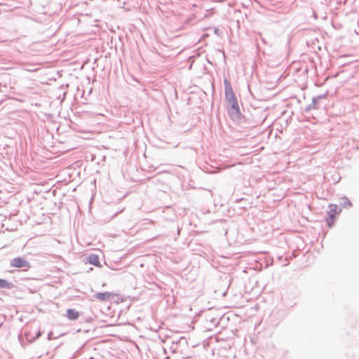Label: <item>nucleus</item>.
<instances>
[{
    "mask_svg": "<svg viewBox=\"0 0 359 359\" xmlns=\"http://www.w3.org/2000/svg\"><path fill=\"white\" fill-rule=\"evenodd\" d=\"M225 100L227 103V113L231 120L238 124L248 123L247 118L241 112L237 98L233 93L231 83L224 79Z\"/></svg>",
    "mask_w": 359,
    "mask_h": 359,
    "instance_id": "obj_1",
    "label": "nucleus"
},
{
    "mask_svg": "<svg viewBox=\"0 0 359 359\" xmlns=\"http://www.w3.org/2000/svg\"><path fill=\"white\" fill-rule=\"evenodd\" d=\"M327 93L313 97L312 98V102L311 104H309V105H307L304 108V111L306 113H309L313 109H320V107H321L320 102L322 100L325 99L327 97Z\"/></svg>",
    "mask_w": 359,
    "mask_h": 359,
    "instance_id": "obj_2",
    "label": "nucleus"
},
{
    "mask_svg": "<svg viewBox=\"0 0 359 359\" xmlns=\"http://www.w3.org/2000/svg\"><path fill=\"white\" fill-rule=\"evenodd\" d=\"M10 265L14 268H24L27 271L31 268V264L29 261L22 257H16L11 259Z\"/></svg>",
    "mask_w": 359,
    "mask_h": 359,
    "instance_id": "obj_3",
    "label": "nucleus"
},
{
    "mask_svg": "<svg viewBox=\"0 0 359 359\" xmlns=\"http://www.w3.org/2000/svg\"><path fill=\"white\" fill-rule=\"evenodd\" d=\"M329 211L327 212L328 218L326 219L327 225L329 227H332L334 225V222L336 219L337 215L339 214L341 210H337V205L335 204L329 205Z\"/></svg>",
    "mask_w": 359,
    "mask_h": 359,
    "instance_id": "obj_4",
    "label": "nucleus"
},
{
    "mask_svg": "<svg viewBox=\"0 0 359 359\" xmlns=\"http://www.w3.org/2000/svg\"><path fill=\"white\" fill-rule=\"evenodd\" d=\"M113 293H111L109 292H97L94 294V298L97 299L100 301L105 302L109 300L112 296Z\"/></svg>",
    "mask_w": 359,
    "mask_h": 359,
    "instance_id": "obj_5",
    "label": "nucleus"
},
{
    "mask_svg": "<svg viewBox=\"0 0 359 359\" xmlns=\"http://www.w3.org/2000/svg\"><path fill=\"white\" fill-rule=\"evenodd\" d=\"M66 316L71 320H75L79 318V313L74 309H68L67 310Z\"/></svg>",
    "mask_w": 359,
    "mask_h": 359,
    "instance_id": "obj_6",
    "label": "nucleus"
},
{
    "mask_svg": "<svg viewBox=\"0 0 359 359\" xmlns=\"http://www.w3.org/2000/svg\"><path fill=\"white\" fill-rule=\"evenodd\" d=\"M42 334V332L39 330L36 335L35 336H32V334L29 332V333H25V340L27 341V344H31L32 343L33 341H34L36 339H39Z\"/></svg>",
    "mask_w": 359,
    "mask_h": 359,
    "instance_id": "obj_7",
    "label": "nucleus"
},
{
    "mask_svg": "<svg viewBox=\"0 0 359 359\" xmlns=\"http://www.w3.org/2000/svg\"><path fill=\"white\" fill-rule=\"evenodd\" d=\"M86 259H87L88 262L90 264H93L95 266H100L99 257L97 255H96L95 254H90V255H88Z\"/></svg>",
    "mask_w": 359,
    "mask_h": 359,
    "instance_id": "obj_8",
    "label": "nucleus"
},
{
    "mask_svg": "<svg viewBox=\"0 0 359 359\" xmlns=\"http://www.w3.org/2000/svg\"><path fill=\"white\" fill-rule=\"evenodd\" d=\"M14 287L13 283L8 281L6 279L0 278V288L12 289Z\"/></svg>",
    "mask_w": 359,
    "mask_h": 359,
    "instance_id": "obj_9",
    "label": "nucleus"
},
{
    "mask_svg": "<svg viewBox=\"0 0 359 359\" xmlns=\"http://www.w3.org/2000/svg\"><path fill=\"white\" fill-rule=\"evenodd\" d=\"M176 344H177L178 347L185 348L188 346V341L184 337H181L175 342Z\"/></svg>",
    "mask_w": 359,
    "mask_h": 359,
    "instance_id": "obj_10",
    "label": "nucleus"
},
{
    "mask_svg": "<svg viewBox=\"0 0 359 359\" xmlns=\"http://www.w3.org/2000/svg\"><path fill=\"white\" fill-rule=\"evenodd\" d=\"M341 205L344 208H348L352 207L353 205L346 196H344L341 198Z\"/></svg>",
    "mask_w": 359,
    "mask_h": 359,
    "instance_id": "obj_11",
    "label": "nucleus"
},
{
    "mask_svg": "<svg viewBox=\"0 0 359 359\" xmlns=\"http://www.w3.org/2000/svg\"><path fill=\"white\" fill-rule=\"evenodd\" d=\"M175 342V341H172V345L170 347V349L171 350V352L172 353H182V350H180L177 344H176Z\"/></svg>",
    "mask_w": 359,
    "mask_h": 359,
    "instance_id": "obj_12",
    "label": "nucleus"
},
{
    "mask_svg": "<svg viewBox=\"0 0 359 359\" xmlns=\"http://www.w3.org/2000/svg\"><path fill=\"white\" fill-rule=\"evenodd\" d=\"M19 341L22 347H25V346L28 344L25 338L24 339L22 336H19Z\"/></svg>",
    "mask_w": 359,
    "mask_h": 359,
    "instance_id": "obj_13",
    "label": "nucleus"
},
{
    "mask_svg": "<svg viewBox=\"0 0 359 359\" xmlns=\"http://www.w3.org/2000/svg\"><path fill=\"white\" fill-rule=\"evenodd\" d=\"M52 335H53V332H52L48 333V340H51L53 339V336Z\"/></svg>",
    "mask_w": 359,
    "mask_h": 359,
    "instance_id": "obj_14",
    "label": "nucleus"
},
{
    "mask_svg": "<svg viewBox=\"0 0 359 359\" xmlns=\"http://www.w3.org/2000/svg\"><path fill=\"white\" fill-rule=\"evenodd\" d=\"M180 229L179 227H177V234L178 235L180 234Z\"/></svg>",
    "mask_w": 359,
    "mask_h": 359,
    "instance_id": "obj_15",
    "label": "nucleus"
},
{
    "mask_svg": "<svg viewBox=\"0 0 359 359\" xmlns=\"http://www.w3.org/2000/svg\"><path fill=\"white\" fill-rule=\"evenodd\" d=\"M217 32H218V29H215V34H217Z\"/></svg>",
    "mask_w": 359,
    "mask_h": 359,
    "instance_id": "obj_16",
    "label": "nucleus"
},
{
    "mask_svg": "<svg viewBox=\"0 0 359 359\" xmlns=\"http://www.w3.org/2000/svg\"><path fill=\"white\" fill-rule=\"evenodd\" d=\"M163 351H164V353H167V351H166V349H165V348H163Z\"/></svg>",
    "mask_w": 359,
    "mask_h": 359,
    "instance_id": "obj_17",
    "label": "nucleus"
},
{
    "mask_svg": "<svg viewBox=\"0 0 359 359\" xmlns=\"http://www.w3.org/2000/svg\"><path fill=\"white\" fill-rule=\"evenodd\" d=\"M165 359H170V357L167 356Z\"/></svg>",
    "mask_w": 359,
    "mask_h": 359,
    "instance_id": "obj_18",
    "label": "nucleus"
},
{
    "mask_svg": "<svg viewBox=\"0 0 359 359\" xmlns=\"http://www.w3.org/2000/svg\"><path fill=\"white\" fill-rule=\"evenodd\" d=\"M1 325H2V323H0V327H1Z\"/></svg>",
    "mask_w": 359,
    "mask_h": 359,
    "instance_id": "obj_19",
    "label": "nucleus"
}]
</instances>
